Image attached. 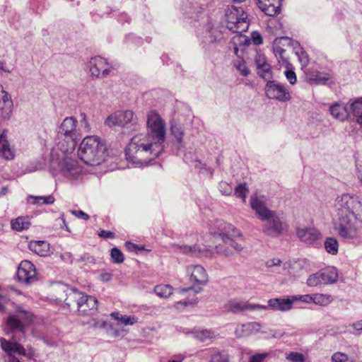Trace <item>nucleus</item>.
Instances as JSON below:
<instances>
[{
  "instance_id": "obj_14",
  "label": "nucleus",
  "mask_w": 362,
  "mask_h": 362,
  "mask_svg": "<svg viewBox=\"0 0 362 362\" xmlns=\"http://www.w3.org/2000/svg\"><path fill=\"white\" fill-rule=\"evenodd\" d=\"M293 300L287 298H271L267 301V305H262L258 310H267L271 309L273 311L287 312L292 309Z\"/></svg>"
},
{
  "instance_id": "obj_50",
  "label": "nucleus",
  "mask_w": 362,
  "mask_h": 362,
  "mask_svg": "<svg viewBox=\"0 0 362 362\" xmlns=\"http://www.w3.org/2000/svg\"><path fill=\"white\" fill-rule=\"evenodd\" d=\"M331 362H355L351 358L341 352L334 353L331 358Z\"/></svg>"
},
{
  "instance_id": "obj_3",
  "label": "nucleus",
  "mask_w": 362,
  "mask_h": 362,
  "mask_svg": "<svg viewBox=\"0 0 362 362\" xmlns=\"http://www.w3.org/2000/svg\"><path fill=\"white\" fill-rule=\"evenodd\" d=\"M250 206L255 211L258 218L265 223L262 226V232L264 235L276 238L280 236L286 230V224L275 211L269 209L264 201L253 194L250 199Z\"/></svg>"
},
{
  "instance_id": "obj_6",
  "label": "nucleus",
  "mask_w": 362,
  "mask_h": 362,
  "mask_svg": "<svg viewBox=\"0 0 362 362\" xmlns=\"http://www.w3.org/2000/svg\"><path fill=\"white\" fill-rule=\"evenodd\" d=\"M78 122L73 117L65 118L60 124L56 138L57 148L63 153L72 152L79 139V134L77 131Z\"/></svg>"
},
{
  "instance_id": "obj_11",
  "label": "nucleus",
  "mask_w": 362,
  "mask_h": 362,
  "mask_svg": "<svg viewBox=\"0 0 362 362\" xmlns=\"http://www.w3.org/2000/svg\"><path fill=\"white\" fill-rule=\"evenodd\" d=\"M91 75L96 77H106L112 71V66L105 59L97 56L92 57L88 62Z\"/></svg>"
},
{
  "instance_id": "obj_12",
  "label": "nucleus",
  "mask_w": 362,
  "mask_h": 362,
  "mask_svg": "<svg viewBox=\"0 0 362 362\" xmlns=\"http://www.w3.org/2000/svg\"><path fill=\"white\" fill-rule=\"evenodd\" d=\"M17 278L19 281L26 284L36 281L37 272L34 264L28 260L22 261L18 268Z\"/></svg>"
},
{
  "instance_id": "obj_13",
  "label": "nucleus",
  "mask_w": 362,
  "mask_h": 362,
  "mask_svg": "<svg viewBox=\"0 0 362 362\" xmlns=\"http://www.w3.org/2000/svg\"><path fill=\"white\" fill-rule=\"evenodd\" d=\"M76 304L78 312L83 315H92L97 311V298L81 291Z\"/></svg>"
},
{
  "instance_id": "obj_18",
  "label": "nucleus",
  "mask_w": 362,
  "mask_h": 362,
  "mask_svg": "<svg viewBox=\"0 0 362 362\" xmlns=\"http://www.w3.org/2000/svg\"><path fill=\"white\" fill-rule=\"evenodd\" d=\"M27 322L25 320L21 318L18 315H11L6 320L5 331L6 333L9 332L12 333L20 332L24 335V323Z\"/></svg>"
},
{
  "instance_id": "obj_24",
  "label": "nucleus",
  "mask_w": 362,
  "mask_h": 362,
  "mask_svg": "<svg viewBox=\"0 0 362 362\" xmlns=\"http://www.w3.org/2000/svg\"><path fill=\"white\" fill-rule=\"evenodd\" d=\"M261 325L259 322H252L243 324L237 327L235 330L238 337H243L258 332Z\"/></svg>"
},
{
  "instance_id": "obj_15",
  "label": "nucleus",
  "mask_w": 362,
  "mask_h": 362,
  "mask_svg": "<svg viewBox=\"0 0 362 362\" xmlns=\"http://www.w3.org/2000/svg\"><path fill=\"white\" fill-rule=\"evenodd\" d=\"M134 112L132 110L117 111L110 115L105 120L109 127H124L133 120Z\"/></svg>"
},
{
  "instance_id": "obj_39",
  "label": "nucleus",
  "mask_w": 362,
  "mask_h": 362,
  "mask_svg": "<svg viewBox=\"0 0 362 362\" xmlns=\"http://www.w3.org/2000/svg\"><path fill=\"white\" fill-rule=\"evenodd\" d=\"M177 250L186 255H199L201 252V249L197 245L189 246V245H177Z\"/></svg>"
},
{
  "instance_id": "obj_56",
  "label": "nucleus",
  "mask_w": 362,
  "mask_h": 362,
  "mask_svg": "<svg viewBox=\"0 0 362 362\" xmlns=\"http://www.w3.org/2000/svg\"><path fill=\"white\" fill-rule=\"evenodd\" d=\"M251 40H252L254 45H259L263 42L262 35L257 31H253L251 33Z\"/></svg>"
},
{
  "instance_id": "obj_52",
  "label": "nucleus",
  "mask_w": 362,
  "mask_h": 362,
  "mask_svg": "<svg viewBox=\"0 0 362 362\" xmlns=\"http://www.w3.org/2000/svg\"><path fill=\"white\" fill-rule=\"evenodd\" d=\"M15 315H18L21 318L25 320L26 322H30L32 320L31 313L24 310L21 307H18L16 309V313Z\"/></svg>"
},
{
  "instance_id": "obj_19",
  "label": "nucleus",
  "mask_w": 362,
  "mask_h": 362,
  "mask_svg": "<svg viewBox=\"0 0 362 362\" xmlns=\"http://www.w3.org/2000/svg\"><path fill=\"white\" fill-rule=\"evenodd\" d=\"M329 112L333 117L342 122L347 120L351 115L349 103L346 105L335 103L329 107Z\"/></svg>"
},
{
  "instance_id": "obj_61",
  "label": "nucleus",
  "mask_w": 362,
  "mask_h": 362,
  "mask_svg": "<svg viewBox=\"0 0 362 362\" xmlns=\"http://www.w3.org/2000/svg\"><path fill=\"white\" fill-rule=\"evenodd\" d=\"M281 263V259L278 258H274L271 259L267 261L266 262V267H272L274 266H279Z\"/></svg>"
},
{
  "instance_id": "obj_46",
  "label": "nucleus",
  "mask_w": 362,
  "mask_h": 362,
  "mask_svg": "<svg viewBox=\"0 0 362 362\" xmlns=\"http://www.w3.org/2000/svg\"><path fill=\"white\" fill-rule=\"evenodd\" d=\"M296 55L298 58V61L302 68H305L309 64V58L308 54L302 47H299V50L295 51Z\"/></svg>"
},
{
  "instance_id": "obj_35",
  "label": "nucleus",
  "mask_w": 362,
  "mask_h": 362,
  "mask_svg": "<svg viewBox=\"0 0 362 362\" xmlns=\"http://www.w3.org/2000/svg\"><path fill=\"white\" fill-rule=\"evenodd\" d=\"M154 291L158 296L166 298L173 293V287L168 284L158 285L155 286Z\"/></svg>"
},
{
  "instance_id": "obj_16",
  "label": "nucleus",
  "mask_w": 362,
  "mask_h": 362,
  "mask_svg": "<svg viewBox=\"0 0 362 362\" xmlns=\"http://www.w3.org/2000/svg\"><path fill=\"white\" fill-rule=\"evenodd\" d=\"M296 234L300 240L307 245H314L320 238V232L314 228H297Z\"/></svg>"
},
{
  "instance_id": "obj_58",
  "label": "nucleus",
  "mask_w": 362,
  "mask_h": 362,
  "mask_svg": "<svg viewBox=\"0 0 362 362\" xmlns=\"http://www.w3.org/2000/svg\"><path fill=\"white\" fill-rule=\"evenodd\" d=\"M267 356V354H260L252 356L250 358L248 362H263Z\"/></svg>"
},
{
  "instance_id": "obj_31",
  "label": "nucleus",
  "mask_w": 362,
  "mask_h": 362,
  "mask_svg": "<svg viewBox=\"0 0 362 362\" xmlns=\"http://www.w3.org/2000/svg\"><path fill=\"white\" fill-rule=\"evenodd\" d=\"M110 315L112 318L121 322L124 325H132L136 323L138 320V318L135 316L122 315L118 312H113Z\"/></svg>"
},
{
  "instance_id": "obj_49",
  "label": "nucleus",
  "mask_w": 362,
  "mask_h": 362,
  "mask_svg": "<svg viewBox=\"0 0 362 362\" xmlns=\"http://www.w3.org/2000/svg\"><path fill=\"white\" fill-rule=\"evenodd\" d=\"M286 359L290 362H305L304 355L296 351H291L286 354Z\"/></svg>"
},
{
  "instance_id": "obj_26",
  "label": "nucleus",
  "mask_w": 362,
  "mask_h": 362,
  "mask_svg": "<svg viewBox=\"0 0 362 362\" xmlns=\"http://www.w3.org/2000/svg\"><path fill=\"white\" fill-rule=\"evenodd\" d=\"M170 132L177 141L176 148L177 151H180L185 147L182 140L185 134L183 127L181 124L173 122L170 124Z\"/></svg>"
},
{
  "instance_id": "obj_43",
  "label": "nucleus",
  "mask_w": 362,
  "mask_h": 362,
  "mask_svg": "<svg viewBox=\"0 0 362 362\" xmlns=\"http://www.w3.org/2000/svg\"><path fill=\"white\" fill-rule=\"evenodd\" d=\"M249 189L245 183H241L235 188V195L243 199V202L246 200L247 193Z\"/></svg>"
},
{
  "instance_id": "obj_30",
  "label": "nucleus",
  "mask_w": 362,
  "mask_h": 362,
  "mask_svg": "<svg viewBox=\"0 0 362 362\" xmlns=\"http://www.w3.org/2000/svg\"><path fill=\"white\" fill-rule=\"evenodd\" d=\"M64 293L66 296V298L64 299V302L68 308L71 305L72 303L77 302L80 295V291L76 288L66 287L64 290Z\"/></svg>"
},
{
  "instance_id": "obj_37",
  "label": "nucleus",
  "mask_w": 362,
  "mask_h": 362,
  "mask_svg": "<svg viewBox=\"0 0 362 362\" xmlns=\"http://www.w3.org/2000/svg\"><path fill=\"white\" fill-rule=\"evenodd\" d=\"M273 52L275 57L278 59L279 63L286 66L290 65L288 59L284 56V54L286 52V50L284 49H283L280 46L275 45L273 47Z\"/></svg>"
},
{
  "instance_id": "obj_34",
  "label": "nucleus",
  "mask_w": 362,
  "mask_h": 362,
  "mask_svg": "<svg viewBox=\"0 0 362 362\" xmlns=\"http://www.w3.org/2000/svg\"><path fill=\"white\" fill-rule=\"evenodd\" d=\"M333 298L331 295L315 293L313 294V303L320 305L326 306L332 303Z\"/></svg>"
},
{
  "instance_id": "obj_57",
  "label": "nucleus",
  "mask_w": 362,
  "mask_h": 362,
  "mask_svg": "<svg viewBox=\"0 0 362 362\" xmlns=\"http://www.w3.org/2000/svg\"><path fill=\"white\" fill-rule=\"evenodd\" d=\"M98 235L99 237L103 238V239H112L115 238V235L114 233L109 231V230H100L98 232Z\"/></svg>"
},
{
  "instance_id": "obj_1",
  "label": "nucleus",
  "mask_w": 362,
  "mask_h": 362,
  "mask_svg": "<svg viewBox=\"0 0 362 362\" xmlns=\"http://www.w3.org/2000/svg\"><path fill=\"white\" fill-rule=\"evenodd\" d=\"M146 134L134 136L125 149L126 159L136 165H147L159 156L165 139V123L156 112L147 115Z\"/></svg>"
},
{
  "instance_id": "obj_53",
  "label": "nucleus",
  "mask_w": 362,
  "mask_h": 362,
  "mask_svg": "<svg viewBox=\"0 0 362 362\" xmlns=\"http://www.w3.org/2000/svg\"><path fill=\"white\" fill-rule=\"evenodd\" d=\"M255 63L256 64V67L259 68V66H262L267 64V62L265 56L263 54L257 52L255 57Z\"/></svg>"
},
{
  "instance_id": "obj_7",
  "label": "nucleus",
  "mask_w": 362,
  "mask_h": 362,
  "mask_svg": "<svg viewBox=\"0 0 362 362\" xmlns=\"http://www.w3.org/2000/svg\"><path fill=\"white\" fill-rule=\"evenodd\" d=\"M49 170L53 175L61 174L69 180L76 179L81 173V168L75 159L68 156L55 158L53 153H51Z\"/></svg>"
},
{
  "instance_id": "obj_10",
  "label": "nucleus",
  "mask_w": 362,
  "mask_h": 362,
  "mask_svg": "<svg viewBox=\"0 0 362 362\" xmlns=\"http://www.w3.org/2000/svg\"><path fill=\"white\" fill-rule=\"evenodd\" d=\"M0 343L1 349L6 353V354H16L20 356H25L30 359L35 356L34 349L31 346H28L27 350L19 343L15 337L11 339L6 340L3 337H0Z\"/></svg>"
},
{
  "instance_id": "obj_8",
  "label": "nucleus",
  "mask_w": 362,
  "mask_h": 362,
  "mask_svg": "<svg viewBox=\"0 0 362 362\" xmlns=\"http://www.w3.org/2000/svg\"><path fill=\"white\" fill-rule=\"evenodd\" d=\"M226 27L233 33H242L249 28L247 15L242 7L231 6L226 11Z\"/></svg>"
},
{
  "instance_id": "obj_2",
  "label": "nucleus",
  "mask_w": 362,
  "mask_h": 362,
  "mask_svg": "<svg viewBox=\"0 0 362 362\" xmlns=\"http://www.w3.org/2000/svg\"><path fill=\"white\" fill-rule=\"evenodd\" d=\"M334 208L338 217L334 229L339 235L344 239L356 238L362 224V202L345 193L336 198Z\"/></svg>"
},
{
  "instance_id": "obj_47",
  "label": "nucleus",
  "mask_w": 362,
  "mask_h": 362,
  "mask_svg": "<svg viewBox=\"0 0 362 362\" xmlns=\"http://www.w3.org/2000/svg\"><path fill=\"white\" fill-rule=\"evenodd\" d=\"M110 256L112 262L115 264H122L124 260L123 253L117 247L111 249Z\"/></svg>"
},
{
  "instance_id": "obj_44",
  "label": "nucleus",
  "mask_w": 362,
  "mask_h": 362,
  "mask_svg": "<svg viewBox=\"0 0 362 362\" xmlns=\"http://www.w3.org/2000/svg\"><path fill=\"white\" fill-rule=\"evenodd\" d=\"M306 267L307 262L305 259H298L293 264L291 269L293 272L298 273V276H300L306 271Z\"/></svg>"
},
{
  "instance_id": "obj_62",
  "label": "nucleus",
  "mask_w": 362,
  "mask_h": 362,
  "mask_svg": "<svg viewBox=\"0 0 362 362\" xmlns=\"http://www.w3.org/2000/svg\"><path fill=\"white\" fill-rule=\"evenodd\" d=\"M71 213L75 215L76 217L82 218L83 220H88L89 216L83 212V211L78 210V211H72Z\"/></svg>"
},
{
  "instance_id": "obj_23",
  "label": "nucleus",
  "mask_w": 362,
  "mask_h": 362,
  "mask_svg": "<svg viewBox=\"0 0 362 362\" xmlns=\"http://www.w3.org/2000/svg\"><path fill=\"white\" fill-rule=\"evenodd\" d=\"M349 105L355 122L362 127V97L349 100Z\"/></svg>"
},
{
  "instance_id": "obj_36",
  "label": "nucleus",
  "mask_w": 362,
  "mask_h": 362,
  "mask_svg": "<svg viewBox=\"0 0 362 362\" xmlns=\"http://www.w3.org/2000/svg\"><path fill=\"white\" fill-rule=\"evenodd\" d=\"M260 9L269 16L278 15L281 11V8L278 5H271L270 4H259Z\"/></svg>"
},
{
  "instance_id": "obj_63",
  "label": "nucleus",
  "mask_w": 362,
  "mask_h": 362,
  "mask_svg": "<svg viewBox=\"0 0 362 362\" xmlns=\"http://www.w3.org/2000/svg\"><path fill=\"white\" fill-rule=\"evenodd\" d=\"M282 0H259V4H270L271 5H278L281 8Z\"/></svg>"
},
{
  "instance_id": "obj_51",
  "label": "nucleus",
  "mask_w": 362,
  "mask_h": 362,
  "mask_svg": "<svg viewBox=\"0 0 362 362\" xmlns=\"http://www.w3.org/2000/svg\"><path fill=\"white\" fill-rule=\"evenodd\" d=\"M125 247L128 251L134 252L136 254L145 250L144 246L138 245L132 242H126Z\"/></svg>"
},
{
  "instance_id": "obj_22",
  "label": "nucleus",
  "mask_w": 362,
  "mask_h": 362,
  "mask_svg": "<svg viewBox=\"0 0 362 362\" xmlns=\"http://www.w3.org/2000/svg\"><path fill=\"white\" fill-rule=\"evenodd\" d=\"M28 248L40 257H47L50 255V245L45 240H32L28 244Z\"/></svg>"
},
{
  "instance_id": "obj_48",
  "label": "nucleus",
  "mask_w": 362,
  "mask_h": 362,
  "mask_svg": "<svg viewBox=\"0 0 362 362\" xmlns=\"http://www.w3.org/2000/svg\"><path fill=\"white\" fill-rule=\"evenodd\" d=\"M321 278L320 272L313 274L308 278L307 285L308 286H317L318 285L323 284Z\"/></svg>"
},
{
  "instance_id": "obj_5",
  "label": "nucleus",
  "mask_w": 362,
  "mask_h": 362,
  "mask_svg": "<svg viewBox=\"0 0 362 362\" xmlns=\"http://www.w3.org/2000/svg\"><path fill=\"white\" fill-rule=\"evenodd\" d=\"M107 147L98 136L85 137L78 149V158L88 165H98L105 159Z\"/></svg>"
},
{
  "instance_id": "obj_45",
  "label": "nucleus",
  "mask_w": 362,
  "mask_h": 362,
  "mask_svg": "<svg viewBox=\"0 0 362 362\" xmlns=\"http://www.w3.org/2000/svg\"><path fill=\"white\" fill-rule=\"evenodd\" d=\"M13 106H0V123L10 119L13 114Z\"/></svg>"
},
{
  "instance_id": "obj_64",
  "label": "nucleus",
  "mask_w": 362,
  "mask_h": 362,
  "mask_svg": "<svg viewBox=\"0 0 362 362\" xmlns=\"http://www.w3.org/2000/svg\"><path fill=\"white\" fill-rule=\"evenodd\" d=\"M351 327L355 329V330H357V331H359V330H362V320H358L356 322H354L352 325H351Z\"/></svg>"
},
{
  "instance_id": "obj_33",
  "label": "nucleus",
  "mask_w": 362,
  "mask_h": 362,
  "mask_svg": "<svg viewBox=\"0 0 362 362\" xmlns=\"http://www.w3.org/2000/svg\"><path fill=\"white\" fill-rule=\"evenodd\" d=\"M326 251L331 255H337L339 249V243L336 238L329 237L327 238L324 243Z\"/></svg>"
},
{
  "instance_id": "obj_20",
  "label": "nucleus",
  "mask_w": 362,
  "mask_h": 362,
  "mask_svg": "<svg viewBox=\"0 0 362 362\" xmlns=\"http://www.w3.org/2000/svg\"><path fill=\"white\" fill-rule=\"evenodd\" d=\"M191 280L199 284H205L208 281V276L205 269L199 264L190 265L187 267Z\"/></svg>"
},
{
  "instance_id": "obj_25",
  "label": "nucleus",
  "mask_w": 362,
  "mask_h": 362,
  "mask_svg": "<svg viewBox=\"0 0 362 362\" xmlns=\"http://www.w3.org/2000/svg\"><path fill=\"white\" fill-rule=\"evenodd\" d=\"M7 130L4 129L0 134V156L6 160H11L14 157V154L10 148L9 144L6 139Z\"/></svg>"
},
{
  "instance_id": "obj_41",
  "label": "nucleus",
  "mask_w": 362,
  "mask_h": 362,
  "mask_svg": "<svg viewBox=\"0 0 362 362\" xmlns=\"http://www.w3.org/2000/svg\"><path fill=\"white\" fill-rule=\"evenodd\" d=\"M194 337L201 341H204L208 339L214 337V334L209 329H197L194 332Z\"/></svg>"
},
{
  "instance_id": "obj_32",
  "label": "nucleus",
  "mask_w": 362,
  "mask_h": 362,
  "mask_svg": "<svg viewBox=\"0 0 362 362\" xmlns=\"http://www.w3.org/2000/svg\"><path fill=\"white\" fill-rule=\"evenodd\" d=\"M230 356L226 351L214 350L209 362H229Z\"/></svg>"
},
{
  "instance_id": "obj_21",
  "label": "nucleus",
  "mask_w": 362,
  "mask_h": 362,
  "mask_svg": "<svg viewBox=\"0 0 362 362\" xmlns=\"http://www.w3.org/2000/svg\"><path fill=\"white\" fill-rule=\"evenodd\" d=\"M305 74L306 81L312 85H325L329 79V74L317 71L306 69Z\"/></svg>"
},
{
  "instance_id": "obj_54",
  "label": "nucleus",
  "mask_w": 362,
  "mask_h": 362,
  "mask_svg": "<svg viewBox=\"0 0 362 362\" xmlns=\"http://www.w3.org/2000/svg\"><path fill=\"white\" fill-rule=\"evenodd\" d=\"M221 192L224 195H230L233 192L232 187L226 182H222L219 185Z\"/></svg>"
},
{
  "instance_id": "obj_17",
  "label": "nucleus",
  "mask_w": 362,
  "mask_h": 362,
  "mask_svg": "<svg viewBox=\"0 0 362 362\" xmlns=\"http://www.w3.org/2000/svg\"><path fill=\"white\" fill-rule=\"evenodd\" d=\"M224 308L227 311L237 313L245 310H258V308L261 307L259 304H250L234 299L226 303Z\"/></svg>"
},
{
  "instance_id": "obj_9",
  "label": "nucleus",
  "mask_w": 362,
  "mask_h": 362,
  "mask_svg": "<svg viewBox=\"0 0 362 362\" xmlns=\"http://www.w3.org/2000/svg\"><path fill=\"white\" fill-rule=\"evenodd\" d=\"M266 96L279 102H286L291 100V96L287 88L276 81L269 80L264 87Z\"/></svg>"
},
{
  "instance_id": "obj_60",
  "label": "nucleus",
  "mask_w": 362,
  "mask_h": 362,
  "mask_svg": "<svg viewBox=\"0 0 362 362\" xmlns=\"http://www.w3.org/2000/svg\"><path fill=\"white\" fill-rule=\"evenodd\" d=\"M282 40H285L288 42V45H291L295 51L299 50V47H301L299 42L297 41H294L289 37H284L281 38Z\"/></svg>"
},
{
  "instance_id": "obj_38",
  "label": "nucleus",
  "mask_w": 362,
  "mask_h": 362,
  "mask_svg": "<svg viewBox=\"0 0 362 362\" xmlns=\"http://www.w3.org/2000/svg\"><path fill=\"white\" fill-rule=\"evenodd\" d=\"M233 66L243 76H247L250 74V71L247 67L246 62L241 59L234 60Z\"/></svg>"
},
{
  "instance_id": "obj_40",
  "label": "nucleus",
  "mask_w": 362,
  "mask_h": 362,
  "mask_svg": "<svg viewBox=\"0 0 362 362\" xmlns=\"http://www.w3.org/2000/svg\"><path fill=\"white\" fill-rule=\"evenodd\" d=\"M0 106H13L11 95L3 88L0 90Z\"/></svg>"
},
{
  "instance_id": "obj_28",
  "label": "nucleus",
  "mask_w": 362,
  "mask_h": 362,
  "mask_svg": "<svg viewBox=\"0 0 362 362\" xmlns=\"http://www.w3.org/2000/svg\"><path fill=\"white\" fill-rule=\"evenodd\" d=\"M28 203L33 205L52 204L54 202V197L52 195L48 196H33L29 195L27 198Z\"/></svg>"
},
{
  "instance_id": "obj_29",
  "label": "nucleus",
  "mask_w": 362,
  "mask_h": 362,
  "mask_svg": "<svg viewBox=\"0 0 362 362\" xmlns=\"http://www.w3.org/2000/svg\"><path fill=\"white\" fill-rule=\"evenodd\" d=\"M11 228L17 231H21L23 230L28 228L30 225L29 218L28 216L23 217L20 216L17 218L11 221Z\"/></svg>"
},
{
  "instance_id": "obj_27",
  "label": "nucleus",
  "mask_w": 362,
  "mask_h": 362,
  "mask_svg": "<svg viewBox=\"0 0 362 362\" xmlns=\"http://www.w3.org/2000/svg\"><path fill=\"white\" fill-rule=\"evenodd\" d=\"M319 272L323 284H331L337 281L338 272L335 267H328Z\"/></svg>"
},
{
  "instance_id": "obj_59",
  "label": "nucleus",
  "mask_w": 362,
  "mask_h": 362,
  "mask_svg": "<svg viewBox=\"0 0 362 362\" xmlns=\"http://www.w3.org/2000/svg\"><path fill=\"white\" fill-rule=\"evenodd\" d=\"M296 300L298 299L304 303H313V294H306L303 296H299V297L294 296L293 297Z\"/></svg>"
},
{
  "instance_id": "obj_4",
  "label": "nucleus",
  "mask_w": 362,
  "mask_h": 362,
  "mask_svg": "<svg viewBox=\"0 0 362 362\" xmlns=\"http://www.w3.org/2000/svg\"><path fill=\"white\" fill-rule=\"evenodd\" d=\"M210 233L214 237L218 235L223 241V244H218L215 247L218 254L229 256L233 254L232 248L238 252L243 250V246L233 240V238L240 236L241 233L230 223L216 220L210 226Z\"/></svg>"
},
{
  "instance_id": "obj_55",
  "label": "nucleus",
  "mask_w": 362,
  "mask_h": 362,
  "mask_svg": "<svg viewBox=\"0 0 362 362\" xmlns=\"http://www.w3.org/2000/svg\"><path fill=\"white\" fill-rule=\"evenodd\" d=\"M286 79L292 85L295 84L297 81L296 74L293 70H286L284 72Z\"/></svg>"
},
{
  "instance_id": "obj_42",
  "label": "nucleus",
  "mask_w": 362,
  "mask_h": 362,
  "mask_svg": "<svg viewBox=\"0 0 362 362\" xmlns=\"http://www.w3.org/2000/svg\"><path fill=\"white\" fill-rule=\"evenodd\" d=\"M257 70L259 76L264 80L269 79L272 77L271 65L269 63L259 66V68H257Z\"/></svg>"
}]
</instances>
